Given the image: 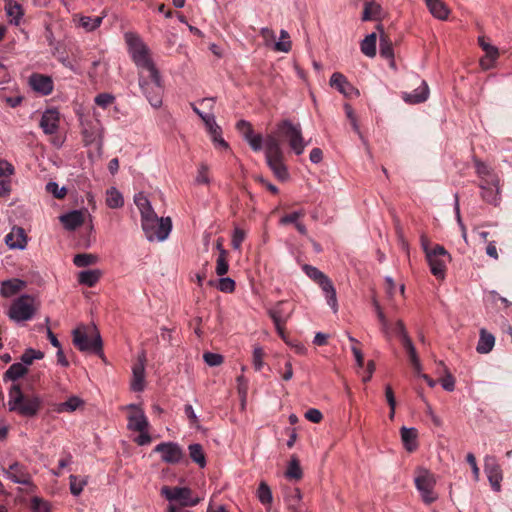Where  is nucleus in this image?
<instances>
[{"label":"nucleus","mask_w":512,"mask_h":512,"mask_svg":"<svg viewBox=\"0 0 512 512\" xmlns=\"http://www.w3.org/2000/svg\"><path fill=\"white\" fill-rule=\"evenodd\" d=\"M42 407V399L37 396H25L19 384H13L9 390L8 408L23 417H34Z\"/></svg>","instance_id":"1"},{"label":"nucleus","mask_w":512,"mask_h":512,"mask_svg":"<svg viewBox=\"0 0 512 512\" xmlns=\"http://www.w3.org/2000/svg\"><path fill=\"white\" fill-rule=\"evenodd\" d=\"M264 144L268 167L279 180H287L289 178V172L287 166L284 164V154L279 139H277L275 135H267Z\"/></svg>","instance_id":"2"},{"label":"nucleus","mask_w":512,"mask_h":512,"mask_svg":"<svg viewBox=\"0 0 512 512\" xmlns=\"http://www.w3.org/2000/svg\"><path fill=\"white\" fill-rule=\"evenodd\" d=\"M146 73V75L143 72L139 73V86L149 103L158 108L162 105L164 91L160 72L154 69Z\"/></svg>","instance_id":"3"},{"label":"nucleus","mask_w":512,"mask_h":512,"mask_svg":"<svg viewBox=\"0 0 512 512\" xmlns=\"http://www.w3.org/2000/svg\"><path fill=\"white\" fill-rule=\"evenodd\" d=\"M141 225L147 240L151 242L165 240L172 229L171 218H159L156 213L141 219Z\"/></svg>","instance_id":"4"},{"label":"nucleus","mask_w":512,"mask_h":512,"mask_svg":"<svg viewBox=\"0 0 512 512\" xmlns=\"http://www.w3.org/2000/svg\"><path fill=\"white\" fill-rule=\"evenodd\" d=\"M125 39L129 47L131 57L137 67L141 68L144 73L157 69L149 56V50L142 40L134 33H126Z\"/></svg>","instance_id":"5"},{"label":"nucleus","mask_w":512,"mask_h":512,"mask_svg":"<svg viewBox=\"0 0 512 512\" xmlns=\"http://www.w3.org/2000/svg\"><path fill=\"white\" fill-rule=\"evenodd\" d=\"M72 342L81 352L103 354V343L99 331L94 327L93 334L89 336L84 328L78 327L72 331Z\"/></svg>","instance_id":"6"},{"label":"nucleus","mask_w":512,"mask_h":512,"mask_svg":"<svg viewBox=\"0 0 512 512\" xmlns=\"http://www.w3.org/2000/svg\"><path fill=\"white\" fill-rule=\"evenodd\" d=\"M276 138L284 137L288 140L291 149L296 155H301L304 152L306 144L302 136V130L299 124H293L290 120L285 119L277 124Z\"/></svg>","instance_id":"7"},{"label":"nucleus","mask_w":512,"mask_h":512,"mask_svg":"<svg viewBox=\"0 0 512 512\" xmlns=\"http://www.w3.org/2000/svg\"><path fill=\"white\" fill-rule=\"evenodd\" d=\"M33 298L29 295H22L10 306L8 316L10 319L21 322L31 319L35 314Z\"/></svg>","instance_id":"8"},{"label":"nucleus","mask_w":512,"mask_h":512,"mask_svg":"<svg viewBox=\"0 0 512 512\" xmlns=\"http://www.w3.org/2000/svg\"><path fill=\"white\" fill-rule=\"evenodd\" d=\"M161 494L170 502L179 501L182 507H193L200 502V498L192 497V490L188 487L163 486Z\"/></svg>","instance_id":"9"},{"label":"nucleus","mask_w":512,"mask_h":512,"mask_svg":"<svg viewBox=\"0 0 512 512\" xmlns=\"http://www.w3.org/2000/svg\"><path fill=\"white\" fill-rule=\"evenodd\" d=\"M415 485L421 493L422 500L426 504H431L436 500V495L433 492L435 479L427 469H420L418 476L415 478Z\"/></svg>","instance_id":"10"},{"label":"nucleus","mask_w":512,"mask_h":512,"mask_svg":"<svg viewBox=\"0 0 512 512\" xmlns=\"http://www.w3.org/2000/svg\"><path fill=\"white\" fill-rule=\"evenodd\" d=\"M154 452L161 453V459L168 464H178L185 458V454L176 442H161L154 448Z\"/></svg>","instance_id":"11"},{"label":"nucleus","mask_w":512,"mask_h":512,"mask_svg":"<svg viewBox=\"0 0 512 512\" xmlns=\"http://www.w3.org/2000/svg\"><path fill=\"white\" fill-rule=\"evenodd\" d=\"M499 177H490L487 181H480L481 198L488 204L497 206L500 203Z\"/></svg>","instance_id":"12"},{"label":"nucleus","mask_w":512,"mask_h":512,"mask_svg":"<svg viewBox=\"0 0 512 512\" xmlns=\"http://www.w3.org/2000/svg\"><path fill=\"white\" fill-rule=\"evenodd\" d=\"M484 468L492 489L496 492H499L501 490V481L503 476L502 470L500 466L496 463L495 458L487 457L485 459Z\"/></svg>","instance_id":"13"},{"label":"nucleus","mask_w":512,"mask_h":512,"mask_svg":"<svg viewBox=\"0 0 512 512\" xmlns=\"http://www.w3.org/2000/svg\"><path fill=\"white\" fill-rule=\"evenodd\" d=\"M330 86L337 89L345 97L352 95H359V91L347 80V78L340 72H335L330 78Z\"/></svg>","instance_id":"14"},{"label":"nucleus","mask_w":512,"mask_h":512,"mask_svg":"<svg viewBox=\"0 0 512 512\" xmlns=\"http://www.w3.org/2000/svg\"><path fill=\"white\" fill-rule=\"evenodd\" d=\"M29 84L34 91L43 96H47L53 91V81L51 77L43 74L33 73L29 77Z\"/></svg>","instance_id":"15"},{"label":"nucleus","mask_w":512,"mask_h":512,"mask_svg":"<svg viewBox=\"0 0 512 512\" xmlns=\"http://www.w3.org/2000/svg\"><path fill=\"white\" fill-rule=\"evenodd\" d=\"M145 353L139 355L138 363L134 364L132 368L133 379L131 382V389L134 392H141L144 390L145 379Z\"/></svg>","instance_id":"16"},{"label":"nucleus","mask_w":512,"mask_h":512,"mask_svg":"<svg viewBox=\"0 0 512 512\" xmlns=\"http://www.w3.org/2000/svg\"><path fill=\"white\" fill-rule=\"evenodd\" d=\"M27 235L22 227L14 226L5 236V243L10 249H24L27 245Z\"/></svg>","instance_id":"17"},{"label":"nucleus","mask_w":512,"mask_h":512,"mask_svg":"<svg viewBox=\"0 0 512 512\" xmlns=\"http://www.w3.org/2000/svg\"><path fill=\"white\" fill-rule=\"evenodd\" d=\"M6 474L9 479H11L14 483L23 484V485H31V475L27 471V469L18 462H14L9 466V469L6 471Z\"/></svg>","instance_id":"18"},{"label":"nucleus","mask_w":512,"mask_h":512,"mask_svg":"<svg viewBox=\"0 0 512 512\" xmlns=\"http://www.w3.org/2000/svg\"><path fill=\"white\" fill-rule=\"evenodd\" d=\"M128 407L130 409L138 410V413L131 414L128 416L127 428L131 431L148 430L149 422H148L147 417L145 416L143 410L141 408H139L136 404H130Z\"/></svg>","instance_id":"19"},{"label":"nucleus","mask_w":512,"mask_h":512,"mask_svg":"<svg viewBox=\"0 0 512 512\" xmlns=\"http://www.w3.org/2000/svg\"><path fill=\"white\" fill-rule=\"evenodd\" d=\"M40 127L45 134H54L59 127V113L57 110H46L40 120Z\"/></svg>","instance_id":"20"},{"label":"nucleus","mask_w":512,"mask_h":512,"mask_svg":"<svg viewBox=\"0 0 512 512\" xmlns=\"http://www.w3.org/2000/svg\"><path fill=\"white\" fill-rule=\"evenodd\" d=\"M84 212L73 210L60 216V221L68 231H74L84 223Z\"/></svg>","instance_id":"21"},{"label":"nucleus","mask_w":512,"mask_h":512,"mask_svg":"<svg viewBox=\"0 0 512 512\" xmlns=\"http://www.w3.org/2000/svg\"><path fill=\"white\" fill-rule=\"evenodd\" d=\"M479 44L486 52L485 57L480 60V64L484 69H489L493 66V63L499 56L498 48L489 43H486L483 37L479 38Z\"/></svg>","instance_id":"22"},{"label":"nucleus","mask_w":512,"mask_h":512,"mask_svg":"<svg viewBox=\"0 0 512 512\" xmlns=\"http://www.w3.org/2000/svg\"><path fill=\"white\" fill-rule=\"evenodd\" d=\"M400 434L403 446L408 452H413L418 448V430L416 428L403 426L400 429Z\"/></svg>","instance_id":"23"},{"label":"nucleus","mask_w":512,"mask_h":512,"mask_svg":"<svg viewBox=\"0 0 512 512\" xmlns=\"http://www.w3.org/2000/svg\"><path fill=\"white\" fill-rule=\"evenodd\" d=\"M380 34V55L385 59H390L394 64V50L391 39L384 33V28L381 24L376 26Z\"/></svg>","instance_id":"24"},{"label":"nucleus","mask_w":512,"mask_h":512,"mask_svg":"<svg viewBox=\"0 0 512 512\" xmlns=\"http://www.w3.org/2000/svg\"><path fill=\"white\" fill-rule=\"evenodd\" d=\"M429 96V87L426 81H421V86L414 90L413 93H404L403 99L409 104H418L427 100Z\"/></svg>","instance_id":"25"},{"label":"nucleus","mask_w":512,"mask_h":512,"mask_svg":"<svg viewBox=\"0 0 512 512\" xmlns=\"http://www.w3.org/2000/svg\"><path fill=\"white\" fill-rule=\"evenodd\" d=\"M25 286L26 282L21 279L13 278L4 280L1 283L0 294L5 298H9L18 293Z\"/></svg>","instance_id":"26"},{"label":"nucleus","mask_w":512,"mask_h":512,"mask_svg":"<svg viewBox=\"0 0 512 512\" xmlns=\"http://www.w3.org/2000/svg\"><path fill=\"white\" fill-rule=\"evenodd\" d=\"M430 13L439 20H446L450 10L442 0H424Z\"/></svg>","instance_id":"27"},{"label":"nucleus","mask_w":512,"mask_h":512,"mask_svg":"<svg viewBox=\"0 0 512 512\" xmlns=\"http://www.w3.org/2000/svg\"><path fill=\"white\" fill-rule=\"evenodd\" d=\"M285 304L286 301H278L273 308L268 310V315L272 319L273 323L287 322V320L290 318L293 309L289 312H286L284 309Z\"/></svg>","instance_id":"28"},{"label":"nucleus","mask_w":512,"mask_h":512,"mask_svg":"<svg viewBox=\"0 0 512 512\" xmlns=\"http://www.w3.org/2000/svg\"><path fill=\"white\" fill-rule=\"evenodd\" d=\"M494 344L495 337L485 329H481L476 351L480 354L489 353L493 349Z\"/></svg>","instance_id":"29"},{"label":"nucleus","mask_w":512,"mask_h":512,"mask_svg":"<svg viewBox=\"0 0 512 512\" xmlns=\"http://www.w3.org/2000/svg\"><path fill=\"white\" fill-rule=\"evenodd\" d=\"M303 270L306 275L311 278L313 281L319 284L322 289H325L326 283H330L331 280L318 268L305 264L303 266Z\"/></svg>","instance_id":"30"},{"label":"nucleus","mask_w":512,"mask_h":512,"mask_svg":"<svg viewBox=\"0 0 512 512\" xmlns=\"http://www.w3.org/2000/svg\"><path fill=\"white\" fill-rule=\"evenodd\" d=\"M101 275L102 273L99 269L83 270L78 274V282L87 287H94Z\"/></svg>","instance_id":"31"},{"label":"nucleus","mask_w":512,"mask_h":512,"mask_svg":"<svg viewBox=\"0 0 512 512\" xmlns=\"http://www.w3.org/2000/svg\"><path fill=\"white\" fill-rule=\"evenodd\" d=\"M381 11L380 4L375 1H367L365 2L361 19L362 21L378 20L380 19Z\"/></svg>","instance_id":"32"},{"label":"nucleus","mask_w":512,"mask_h":512,"mask_svg":"<svg viewBox=\"0 0 512 512\" xmlns=\"http://www.w3.org/2000/svg\"><path fill=\"white\" fill-rule=\"evenodd\" d=\"M189 456L200 468L206 466V456L201 444L193 443L188 446Z\"/></svg>","instance_id":"33"},{"label":"nucleus","mask_w":512,"mask_h":512,"mask_svg":"<svg viewBox=\"0 0 512 512\" xmlns=\"http://www.w3.org/2000/svg\"><path fill=\"white\" fill-rule=\"evenodd\" d=\"M134 202H135L136 206L138 207V209L140 210L141 219H143L147 216H151L152 214L155 213L150 204V201L144 195V193L140 192V193L136 194L134 197Z\"/></svg>","instance_id":"34"},{"label":"nucleus","mask_w":512,"mask_h":512,"mask_svg":"<svg viewBox=\"0 0 512 512\" xmlns=\"http://www.w3.org/2000/svg\"><path fill=\"white\" fill-rule=\"evenodd\" d=\"M426 259L430 266L431 273L435 277L443 279L446 270L444 261H442L439 257H433L431 255H426Z\"/></svg>","instance_id":"35"},{"label":"nucleus","mask_w":512,"mask_h":512,"mask_svg":"<svg viewBox=\"0 0 512 512\" xmlns=\"http://www.w3.org/2000/svg\"><path fill=\"white\" fill-rule=\"evenodd\" d=\"M28 368L22 363H13L4 373V380L16 381L26 375Z\"/></svg>","instance_id":"36"},{"label":"nucleus","mask_w":512,"mask_h":512,"mask_svg":"<svg viewBox=\"0 0 512 512\" xmlns=\"http://www.w3.org/2000/svg\"><path fill=\"white\" fill-rule=\"evenodd\" d=\"M376 42V33L373 32L367 35L361 42V52L368 57H374L376 55Z\"/></svg>","instance_id":"37"},{"label":"nucleus","mask_w":512,"mask_h":512,"mask_svg":"<svg viewBox=\"0 0 512 512\" xmlns=\"http://www.w3.org/2000/svg\"><path fill=\"white\" fill-rule=\"evenodd\" d=\"M302 499V493L299 488L290 489L285 495L287 508L291 512H298V504Z\"/></svg>","instance_id":"38"},{"label":"nucleus","mask_w":512,"mask_h":512,"mask_svg":"<svg viewBox=\"0 0 512 512\" xmlns=\"http://www.w3.org/2000/svg\"><path fill=\"white\" fill-rule=\"evenodd\" d=\"M6 13L9 17H11V23L16 25L19 24V20L23 16V9L20 4L15 1H8L5 6Z\"/></svg>","instance_id":"39"},{"label":"nucleus","mask_w":512,"mask_h":512,"mask_svg":"<svg viewBox=\"0 0 512 512\" xmlns=\"http://www.w3.org/2000/svg\"><path fill=\"white\" fill-rule=\"evenodd\" d=\"M257 497L264 506H271L273 495L270 487L264 481H261L257 489Z\"/></svg>","instance_id":"40"},{"label":"nucleus","mask_w":512,"mask_h":512,"mask_svg":"<svg viewBox=\"0 0 512 512\" xmlns=\"http://www.w3.org/2000/svg\"><path fill=\"white\" fill-rule=\"evenodd\" d=\"M106 204L109 208L116 209L120 208L124 204L121 193L114 187L107 191Z\"/></svg>","instance_id":"41"},{"label":"nucleus","mask_w":512,"mask_h":512,"mask_svg":"<svg viewBox=\"0 0 512 512\" xmlns=\"http://www.w3.org/2000/svg\"><path fill=\"white\" fill-rule=\"evenodd\" d=\"M99 258L95 254L80 253L73 258V263L77 267H87L98 262Z\"/></svg>","instance_id":"42"},{"label":"nucleus","mask_w":512,"mask_h":512,"mask_svg":"<svg viewBox=\"0 0 512 512\" xmlns=\"http://www.w3.org/2000/svg\"><path fill=\"white\" fill-rule=\"evenodd\" d=\"M438 364L443 367L445 373V376L440 379L441 386L444 390L452 392L455 389V378L450 373L449 369L443 361H439Z\"/></svg>","instance_id":"43"},{"label":"nucleus","mask_w":512,"mask_h":512,"mask_svg":"<svg viewBox=\"0 0 512 512\" xmlns=\"http://www.w3.org/2000/svg\"><path fill=\"white\" fill-rule=\"evenodd\" d=\"M285 475H286V477H288L290 479L299 480L302 478V476H303L302 469L300 467L299 460L296 457L293 456L291 458V461L289 463V466L286 470Z\"/></svg>","instance_id":"44"},{"label":"nucleus","mask_w":512,"mask_h":512,"mask_svg":"<svg viewBox=\"0 0 512 512\" xmlns=\"http://www.w3.org/2000/svg\"><path fill=\"white\" fill-rule=\"evenodd\" d=\"M290 36L286 30L280 31V41L274 43V50L288 53L292 48Z\"/></svg>","instance_id":"45"},{"label":"nucleus","mask_w":512,"mask_h":512,"mask_svg":"<svg viewBox=\"0 0 512 512\" xmlns=\"http://www.w3.org/2000/svg\"><path fill=\"white\" fill-rule=\"evenodd\" d=\"M322 290L326 294L328 305L336 313L338 310V303H337V297H336V290L333 286V283L332 282L326 283L325 289H322Z\"/></svg>","instance_id":"46"},{"label":"nucleus","mask_w":512,"mask_h":512,"mask_svg":"<svg viewBox=\"0 0 512 512\" xmlns=\"http://www.w3.org/2000/svg\"><path fill=\"white\" fill-rule=\"evenodd\" d=\"M228 252L225 249H221L216 263V273L219 276H223L228 272L229 264L227 260Z\"/></svg>","instance_id":"47"},{"label":"nucleus","mask_w":512,"mask_h":512,"mask_svg":"<svg viewBox=\"0 0 512 512\" xmlns=\"http://www.w3.org/2000/svg\"><path fill=\"white\" fill-rule=\"evenodd\" d=\"M103 18L98 17H89V16H82L80 18V25L86 30V31H94L96 28H98L102 23Z\"/></svg>","instance_id":"48"},{"label":"nucleus","mask_w":512,"mask_h":512,"mask_svg":"<svg viewBox=\"0 0 512 512\" xmlns=\"http://www.w3.org/2000/svg\"><path fill=\"white\" fill-rule=\"evenodd\" d=\"M31 510L33 512H51V506L44 499L34 496L31 499Z\"/></svg>","instance_id":"49"},{"label":"nucleus","mask_w":512,"mask_h":512,"mask_svg":"<svg viewBox=\"0 0 512 512\" xmlns=\"http://www.w3.org/2000/svg\"><path fill=\"white\" fill-rule=\"evenodd\" d=\"M475 166H476V172L479 175V177L481 178L480 181H487L490 177H498L483 162L476 161Z\"/></svg>","instance_id":"50"},{"label":"nucleus","mask_w":512,"mask_h":512,"mask_svg":"<svg viewBox=\"0 0 512 512\" xmlns=\"http://www.w3.org/2000/svg\"><path fill=\"white\" fill-rule=\"evenodd\" d=\"M94 101L99 107L106 109L114 103L115 96L110 93H100L95 97Z\"/></svg>","instance_id":"51"},{"label":"nucleus","mask_w":512,"mask_h":512,"mask_svg":"<svg viewBox=\"0 0 512 512\" xmlns=\"http://www.w3.org/2000/svg\"><path fill=\"white\" fill-rule=\"evenodd\" d=\"M69 480L70 491L75 496H78L82 492L84 486L87 484L86 480H79L75 475H70Z\"/></svg>","instance_id":"52"},{"label":"nucleus","mask_w":512,"mask_h":512,"mask_svg":"<svg viewBox=\"0 0 512 512\" xmlns=\"http://www.w3.org/2000/svg\"><path fill=\"white\" fill-rule=\"evenodd\" d=\"M236 129L242 134L244 140H247L254 133L251 123L246 120H239L236 123Z\"/></svg>","instance_id":"53"},{"label":"nucleus","mask_w":512,"mask_h":512,"mask_svg":"<svg viewBox=\"0 0 512 512\" xmlns=\"http://www.w3.org/2000/svg\"><path fill=\"white\" fill-rule=\"evenodd\" d=\"M205 363L211 367L218 366L223 363L224 358L221 354L205 352L203 355Z\"/></svg>","instance_id":"54"},{"label":"nucleus","mask_w":512,"mask_h":512,"mask_svg":"<svg viewBox=\"0 0 512 512\" xmlns=\"http://www.w3.org/2000/svg\"><path fill=\"white\" fill-rule=\"evenodd\" d=\"M401 342H402L404 349L406 350V352L409 355L410 361L411 360L416 361L418 354H417L416 348H415L411 338L409 337V335H404V339Z\"/></svg>","instance_id":"55"},{"label":"nucleus","mask_w":512,"mask_h":512,"mask_svg":"<svg viewBox=\"0 0 512 512\" xmlns=\"http://www.w3.org/2000/svg\"><path fill=\"white\" fill-rule=\"evenodd\" d=\"M217 288L221 292L232 293L235 290V281L229 277H222L219 279Z\"/></svg>","instance_id":"56"},{"label":"nucleus","mask_w":512,"mask_h":512,"mask_svg":"<svg viewBox=\"0 0 512 512\" xmlns=\"http://www.w3.org/2000/svg\"><path fill=\"white\" fill-rule=\"evenodd\" d=\"M304 216V212L302 210L300 211H294L290 214H286L280 218L279 223L281 225H288V224H296L298 222V219Z\"/></svg>","instance_id":"57"},{"label":"nucleus","mask_w":512,"mask_h":512,"mask_svg":"<svg viewBox=\"0 0 512 512\" xmlns=\"http://www.w3.org/2000/svg\"><path fill=\"white\" fill-rule=\"evenodd\" d=\"M210 135H211L213 143L216 146H220L225 150L229 149V144L222 137L221 127H219V129L213 128V131Z\"/></svg>","instance_id":"58"},{"label":"nucleus","mask_w":512,"mask_h":512,"mask_svg":"<svg viewBox=\"0 0 512 512\" xmlns=\"http://www.w3.org/2000/svg\"><path fill=\"white\" fill-rule=\"evenodd\" d=\"M246 141L255 152H258L263 148V137L261 134L253 133Z\"/></svg>","instance_id":"59"},{"label":"nucleus","mask_w":512,"mask_h":512,"mask_svg":"<svg viewBox=\"0 0 512 512\" xmlns=\"http://www.w3.org/2000/svg\"><path fill=\"white\" fill-rule=\"evenodd\" d=\"M82 404H83V401L80 398H78L76 396H72L66 402L61 404V408H62V410L72 412V411H75Z\"/></svg>","instance_id":"60"},{"label":"nucleus","mask_w":512,"mask_h":512,"mask_svg":"<svg viewBox=\"0 0 512 512\" xmlns=\"http://www.w3.org/2000/svg\"><path fill=\"white\" fill-rule=\"evenodd\" d=\"M264 351L261 347H255L253 350V366L256 371H260L263 367Z\"/></svg>","instance_id":"61"},{"label":"nucleus","mask_w":512,"mask_h":512,"mask_svg":"<svg viewBox=\"0 0 512 512\" xmlns=\"http://www.w3.org/2000/svg\"><path fill=\"white\" fill-rule=\"evenodd\" d=\"M184 412H185V415L188 418L190 424L192 426H194L195 428L199 429L200 428L199 419H198L192 405L186 404L184 407Z\"/></svg>","instance_id":"62"},{"label":"nucleus","mask_w":512,"mask_h":512,"mask_svg":"<svg viewBox=\"0 0 512 512\" xmlns=\"http://www.w3.org/2000/svg\"><path fill=\"white\" fill-rule=\"evenodd\" d=\"M208 171H209V168L206 164L202 163L199 166L198 174L196 177V182L198 184H209L210 183V179L208 177Z\"/></svg>","instance_id":"63"},{"label":"nucleus","mask_w":512,"mask_h":512,"mask_svg":"<svg viewBox=\"0 0 512 512\" xmlns=\"http://www.w3.org/2000/svg\"><path fill=\"white\" fill-rule=\"evenodd\" d=\"M46 189L48 192H51L53 193V195L57 198V199H62L65 197L66 195V188L62 187L59 189V186L56 182H49L47 185H46Z\"/></svg>","instance_id":"64"}]
</instances>
